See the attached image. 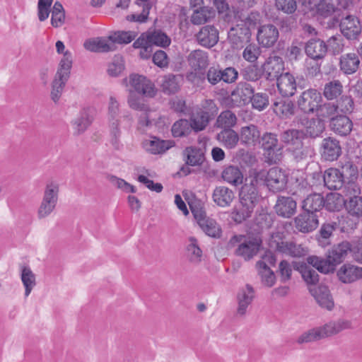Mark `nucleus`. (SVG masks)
<instances>
[{"label":"nucleus","instance_id":"obj_37","mask_svg":"<svg viewBox=\"0 0 362 362\" xmlns=\"http://www.w3.org/2000/svg\"><path fill=\"white\" fill-rule=\"evenodd\" d=\"M303 132L298 129H288L281 134L280 139L286 146L287 150L290 147L299 146L303 143Z\"/></svg>","mask_w":362,"mask_h":362},{"label":"nucleus","instance_id":"obj_28","mask_svg":"<svg viewBox=\"0 0 362 362\" xmlns=\"http://www.w3.org/2000/svg\"><path fill=\"white\" fill-rule=\"evenodd\" d=\"M350 251H351V245L348 241H343L332 248L329 252L327 259L329 262L333 264L334 269L337 264L343 261Z\"/></svg>","mask_w":362,"mask_h":362},{"label":"nucleus","instance_id":"obj_35","mask_svg":"<svg viewBox=\"0 0 362 362\" xmlns=\"http://www.w3.org/2000/svg\"><path fill=\"white\" fill-rule=\"evenodd\" d=\"M174 145V141L170 140H162L157 137H153L151 140L146 141L145 148L152 154H160L165 152Z\"/></svg>","mask_w":362,"mask_h":362},{"label":"nucleus","instance_id":"obj_5","mask_svg":"<svg viewBox=\"0 0 362 362\" xmlns=\"http://www.w3.org/2000/svg\"><path fill=\"white\" fill-rule=\"evenodd\" d=\"M107 120L108 127L122 124L124 129H130L134 122L132 114L128 110H121L119 102L113 96L110 97L107 107Z\"/></svg>","mask_w":362,"mask_h":362},{"label":"nucleus","instance_id":"obj_36","mask_svg":"<svg viewBox=\"0 0 362 362\" xmlns=\"http://www.w3.org/2000/svg\"><path fill=\"white\" fill-rule=\"evenodd\" d=\"M234 198L233 191L224 186L215 188L213 193V200L219 206L226 207L230 204Z\"/></svg>","mask_w":362,"mask_h":362},{"label":"nucleus","instance_id":"obj_3","mask_svg":"<svg viewBox=\"0 0 362 362\" xmlns=\"http://www.w3.org/2000/svg\"><path fill=\"white\" fill-rule=\"evenodd\" d=\"M251 180L256 186L259 182L266 184L270 191L279 192L284 190L287 183V176L285 173L278 167L270 168L268 171L260 170L255 173Z\"/></svg>","mask_w":362,"mask_h":362},{"label":"nucleus","instance_id":"obj_63","mask_svg":"<svg viewBox=\"0 0 362 362\" xmlns=\"http://www.w3.org/2000/svg\"><path fill=\"white\" fill-rule=\"evenodd\" d=\"M250 103H252V106L254 109L262 111L268 106L269 97L267 93H254Z\"/></svg>","mask_w":362,"mask_h":362},{"label":"nucleus","instance_id":"obj_46","mask_svg":"<svg viewBox=\"0 0 362 362\" xmlns=\"http://www.w3.org/2000/svg\"><path fill=\"white\" fill-rule=\"evenodd\" d=\"M184 154L187 156V164L192 166L200 165L204 160L202 150L196 146L187 147Z\"/></svg>","mask_w":362,"mask_h":362},{"label":"nucleus","instance_id":"obj_32","mask_svg":"<svg viewBox=\"0 0 362 362\" xmlns=\"http://www.w3.org/2000/svg\"><path fill=\"white\" fill-rule=\"evenodd\" d=\"M83 46L86 49L94 52H107L113 51L115 45L110 39L97 37L85 41Z\"/></svg>","mask_w":362,"mask_h":362},{"label":"nucleus","instance_id":"obj_59","mask_svg":"<svg viewBox=\"0 0 362 362\" xmlns=\"http://www.w3.org/2000/svg\"><path fill=\"white\" fill-rule=\"evenodd\" d=\"M192 129L189 122L181 119L173 124L171 131L174 137H182L188 135Z\"/></svg>","mask_w":362,"mask_h":362},{"label":"nucleus","instance_id":"obj_34","mask_svg":"<svg viewBox=\"0 0 362 362\" xmlns=\"http://www.w3.org/2000/svg\"><path fill=\"white\" fill-rule=\"evenodd\" d=\"M187 62L194 71L204 69L209 62L207 52L202 49L192 51L187 57Z\"/></svg>","mask_w":362,"mask_h":362},{"label":"nucleus","instance_id":"obj_27","mask_svg":"<svg viewBox=\"0 0 362 362\" xmlns=\"http://www.w3.org/2000/svg\"><path fill=\"white\" fill-rule=\"evenodd\" d=\"M318 305L327 310H332L334 307V302L329 289L326 286L320 285L311 291Z\"/></svg>","mask_w":362,"mask_h":362},{"label":"nucleus","instance_id":"obj_31","mask_svg":"<svg viewBox=\"0 0 362 362\" xmlns=\"http://www.w3.org/2000/svg\"><path fill=\"white\" fill-rule=\"evenodd\" d=\"M254 298L255 291L250 285L247 284L245 288L240 290L237 297L238 303L237 313L239 315L243 316L246 313L247 309L252 302Z\"/></svg>","mask_w":362,"mask_h":362},{"label":"nucleus","instance_id":"obj_58","mask_svg":"<svg viewBox=\"0 0 362 362\" xmlns=\"http://www.w3.org/2000/svg\"><path fill=\"white\" fill-rule=\"evenodd\" d=\"M214 11L207 7H201L194 10L192 16L191 22L194 25L204 24L211 18Z\"/></svg>","mask_w":362,"mask_h":362},{"label":"nucleus","instance_id":"obj_51","mask_svg":"<svg viewBox=\"0 0 362 362\" xmlns=\"http://www.w3.org/2000/svg\"><path fill=\"white\" fill-rule=\"evenodd\" d=\"M325 130V123L318 118L308 119L305 125V134L312 138L319 137Z\"/></svg>","mask_w":362,"mask_h":362},{"label":"nucleus","instance_id":"obj_2","mask_svg":"<svg viewBox=\"0 0 362 362\" xmlns=\"http://www.w3.org/2000/svg\"><path fill=\"white\" fill-rule=\"evenodd\" d=\"M351 326L350 322L339 320L331 321L322 327H315L303 332L298 338V343H308L320 339L327 337L349 329Z\"/></svg>","mask_w":362,"mask_h":362},{"label":"nucleus","instance_id":"obj_17","mask_svg":"<svg viewBox=\"0 0 362 362\" xmlns=\"http://www.w3.org/2000/svg\"><path fill=\"white\" fill-rule=\"evenodd\" d=\"M326 42L320 39H310L305 46L306 55L314 61L322 60L327 53Z\"/></svg>","mask_w":362,"mask_h":362},{"label":"nucleus","instance_id":"obj_6","mask_svg":"<svg viewBox=\"0 0 362 362\" xmlns=\"http://www.w3.org/2000/svg\"><path fill=\"white\" fill-rule=\"evenodd\" d=\"M323 99L320 92L315 88H308L303 91L297 99L298 109L305 115L314 114L320 103Z\"/></svg>","mask_w":362,"mask_h":362},{"label":"nucleus","instance_id":"obj_26","mask_svg":"<svg viewBox=\"0 0 362 362\" xmlns=\"http://www.w3.org/2000/svg\"><path fill=\"white\" fill-rule=\"evenodd\" d=\"M296 202L291 197H279L274 209L276 214L284 218H290L296 212Z\"/></svg>","mask_w":362,"mask_h":362},{"label":"nucleus","instance_id":"obj_23","mask_svg":"<svg viewBox=\"0 0 362 362\" xmlns=\"http://www.w3.org/2000/svg\"><path fill=\"white\" fill-rule=\"evenodd\" d=\"M277 88L283 97L293 96L296 90L297 85L295 77L290 73L286 72L276 79Z\"/></svg>","mask_w":362,"mask_h":362},{"label":"nucleus","instance_id":"obj_18","mask_svg":"<svg viewBox=\"0 0 362 362\" xmlns=\"http://www.w3.org/2000/svg\"><path fill=\"white\" fill-rule=\"evenodd\" d=\"M263 74L267 80L273 81L277 79L280 75L283 74L284 64L281 57H270L262 66Z\"/></svg>","mask_w":362,"mask_h":362},{"label":"nucleus","instance_id":"obj_33","mask_svg":"<svg viewBox=\"0 0 362 362\" xmlns=\"http://www.w3.org/2000/svg\"><path fill=\"white\" fill-rule=\"evenodd\" d=\"M272 108L275 114L281 119L291 118L296 112L294 103L289 100L281 99L275 101L273 103Z\"/></svg>","mask_w":362,"mask_h":362},{"label":"nucleus","instance_id":"obj_57","mask_svg":"<svg viewBox=\"0 0 362 362\" xmlns=\"http://www.w3.org/2000/svg\"><path fill=\"white\" fill-rule=\"evenodd\" d=\"M65 20V12L62 4L59 1L54 4L52 10L51 24L54 28L62 26Z\"/></svg>","mask_w":362,"mask_h":362},{"label":"nucleus","instance_id":"obj_44","mask_svg":"<svg viewBox=\"0 0 362 362\" xmlns=\"http://www.w3.org/2000/svg\"><path fill=\"white\" fill-rule=\"evenodd\" d=\"M260 136L258 127L254 124L243 127L240 131V140L246 144H254Z\"/></svg>","mask_w":362,"mask_h":362},{"label":"nucleus","instance_id":"obj_21","mask_svg":"<svg viewBox=\"0 0 362 362\" xmlns=\"http://www.w3.org/2000/svg\"><path fill=\"white\" fill-rule=\"evenodd\" d=\"M341 154L339 141L334 138H325L322 144V156L329 161L336 160Z\"/></svg>","mask_w":362,"mask_h":362},{"label":"nucleus","instance_id":"obj_7","mask_svg":"<svg viewBox=\"0 0 362 362\" xmlns=\"http://www.w3.org/2000/svg\"><path fill=\"white\" fill-rule=\"evenodd\" d=\"M262 147L267 162L277 163L283 158L282 147L279 144L277 136L273 133H265L262 136Z\"/></svg>","mask_w":362,"mask_h":362},{"label":"nucleus","instance_id":"obj_55","mask_svg":"<svg viewBox=\"0 0 362 362\" xmlns=\"http://www.w3.org/2000/svg\"><path fill=\"white\" fill-rule=\"evenodd\" d=\"M235 115L230 110L222 112L216 119V126L223 129H231L236 124Z\"/></svg>","mask_w":362,"mask_h":362},{"label":"nucleus","instance_id":"obj_39","mask_svg":"<svg viewBox=\"0 0 362 362\" xmlns=\"http://www.w3.org/2000/svg\"><path fill=\"white\" fill-rule=\"evenodd\" d=\"M93 118L86 110H81L71 124L74 135L83 134L92 123Z\"/></svg>","mask_w":362,"mask_h":362},{"label":"nucleus","instance_id":"obj_43","mask_svg":"<svg viewBox=\"0 0 362 362\" xmlns=\"http://www.w3.org/2000/svg\"><path fill=\"white\" fill-rule=\"evenodd\" d=\"M324 207L329 211H339L345 206L346 199L338 193H329L324 199Z\"/></svg>","mask_w":362,"mask_h":362},{"label":"nucleus","instance_id":"obj_1","mask_svg":"<svg viewBox=\"0 0 362 362\" xmlns=\"http://www.w3.org/2000/svg\"><path fill=\"white\" fill-rule=\"evenodd\" d=\"M258 199V190L253 180H250V184L245 183L240 189L239 202L233 209V220L236 223H242L251 217Z\"/></svg>","mask_w":362,"mask_h":362},{"label":"nucleus","instance_id":"obj_40","mask_svg":"<svg viewBox=\"0 0 362 362\" xmlns=\"http://www.w3.org/2000/svg\"><path fill=\"white\" fill-rule=\"evenodd\" d=\"M216 139L228 149L234 148L240 139L238 134L232 129H223L217 134Z\"/></svg>","mask_w":362,"mask_h":362},{"label":"nucleus","instance_id":"obj_64","mask_svg":"<svg viewBox=\"0 0 362 362\" xmlns=\"http://www.w3.org/2000/svg\"><path fill=\"white\" fill-rule=\"evenodd\" d=\"M335 107H337V110H339L343 113H351L354 109V100L351 96L343 95L337 100Z\"/></svg>","mask_w":362,"mask_h":362},{"label":"nucleus","instance_id":"obj_50","mask_svg":"<svg viewBox=\"0 0 362 362\" xmlns=\"http://www.w3.org/2000/svg\"><path fill=\"white\" fill-rule=\"evenodd\" d=\"M21 279L25 287V296L28 297L36 284L35 276L30 267H23Z\"/></svg>","mask_w":362,"mask_h":362},{"label":"nucleus","instance_id":"obj_62","mask_svg":"<svg viewBox=\"0 0 362 362\" xmlns=\"http://www.w3.org/2000/svg\"><path fill=\"white\" fill-rule=\"evenodd\" d=\"M135 38V35L131 31H118L113 35L109 36V39L112 42L113 45L128 44Z\"/></svg>","mask_w":362,"mask_h":362},{"label":"nucleus","instance_id":"obj_12","mask_svg":"<svg viewBox=\"0 0 362 362\" xmlns=\"http://www.w3.org/2000/svg\"><path fill=\"white\" fill-rule=\"evenodd\" d=\"M254 88L247 82H240L232 91L230 99L235 106H243L250 103L254 95Z\"/></svg>","mask_w":362,"mask_h":362},{"label":"nucleus","instance_id":"obj_9","mask_svg":"<svg viewBox=\"0 0 362 362\" xmlns=\"http://www.w3.org/2000/svg\"><path fill=\"white\" fill-rule=\"evenodd\" d=\"M129 85L134 93H137L145 98H153L157 93V89L153 82L146 76L132 74L129 75Z\"/></svg>","mask_w":362,"mask_h":362},{"label":"nucleus","instance_id":"obj_61","mask_svg":"<svg viewBox=\"0 0 362 362\" xmlns=\"http://www.w3.org/2000/svg\"><path fill=\"white\" fill-rule=\"evenodd\" d=\"M299 271L302 278L308 284L315 285L318 282V274L315 269L311 267L307 266L306 264H301L299 267Z\"/></svg>","mask_w":362,"mask_h":362},{"label":"nucleus","instance_id":"obj_53","mask_svg":"<svg viewBox=\"0 0 362 362\" xmlns=\"http://www.w3.org/2000/svg\"><path fill=\"white\" fill-rule=\"evenodd\" d=\"M343 90V86L338 80H334L325 85L323 95L328 100H332L339 96Z\"/></svg>","mask_w":362,"mask_h":362},{"label":"nucleus","instance_id":"obj_45","mask_svg":"<svg viewBox=\"0 0 362 362\" xmlns=\"http://www.w3.org/2000/svg\"><path fill=\"white\" fill-rule=\"evenodd\" d=\"M258 273L261 276L262 283L271 287L275 283V274L264 261H258L256 264Z\"/></svg>","mask_w":362,"mask_h":362},{"label":"nucleus","instance_id":"obj_11","mask_svg":"<svg viewBox=\"0 0 362 362\" xmlns=\"http://www.w3.org/2000/svg\"><path fill=\"white\" fill-rule=\"evenodd\" d=\"M269 245L270 247L274 248L276 251L293 257H301L306 255L308 252L306 247L293 241H276L272 238Z\"/></svg>","mask_w":362,"mask_h":362},{"label":"nucleus","instance_id":"obj_48","mask_svg":"<svg viewBox=\"0 0 362 362\" xmlns=\"http://www.w3.org/2000/svg\"><path fill=\"white\" fill-rule=\"evenodd\" d=\"M345 208L350 216L362 218V197L346 199Z\"/></svg>","mask_w":362,"mask_h":362},{"label":"nucleus","instance_id":"obj_60","mask_svg":"<svg viewBox=\"0 0 362 362\" xmlns=\"http://www.w3.org/2000/svg\"><path fill=\"white\" fill-rule=\"evenodd\" d=\"M326 46H327V52H329L333 55L339 54L344 50V39L339 35H333L327 40Z\"/></svg>","mask_w":362,"mask_h":362},{"label":"nucleus","instance_id":"obj_13","mask_svg":"<svg viewBox=\"0 0 362 362\" xmlns=\"http://www.w3.org/2000/svg\"><path fill=\"white\" fill-rule=\"evenodd\" d=\"M339 28L341 34L349 40H357L361 33V25L359 20L351 15H348L341 18Z\"/></svg>","mask_w":362,"mask_h":362},{"label":"nucleus","instance_id":"obj_24","mask_svg":"<svg viewBox=\"0 0 362 362\" xmlns=\"http://www.w3.org/2000/svg\"><path fill=\"white\" fill-rule=\"evenodd\" d=\"M218 31L213 25L203 26L197 35L198 42L206 47H212L218 41Z\"/></svg>","mask_w":362,"mask_h":362},{"label":"nucleus","instance_id":"obj_19","mask_svg":"<svg viewBox=\"0 0 362 362\" xmlns=\"http://www.w3.org/2000/svg\"><path fill=\"white\" fill-rule=\"evenodd\" d=\"M345 182L344 174L339 169L330 168L323 174V185L330 190L341 189Z\"/></svg>","mask_w":362,"mask_h":362},{"label":"nucleus","instance_id":"obj_47","mask_svg":"<svg viewBox=\"0 0 362 362\" xmlns=\"http://www.w3.org/2000/svg\"><path fill=\"white\" fill-rule=\"evenodd\" d=\"M151 45H156L162 48H166L171 43L170 37L160 30L148 31Z\"/></svg>","mask_w":362,"mask_h":362},{"label":"nucleus","instance_id":"obj_16","mask_svg":"<svg viewBox=\"0 0 362 362\" xmlns=\"http://www.w3.org/2000/svg\"><path fill=\"white\" fill-rule=\"evenodd\" d=\"M339 280L344 284H351L362 279V267L344 264L337 272Z\"/></svg>","mask_w":362,"mask_h":362},{"label":"nucleus","instance_id":"obj_49","mask_svg":"<svg viewBox=\"0 0 362 362\" xmlns=\"http://www.w3.org/2000/svg\"><path fill=\"white\" fill-rule=\"evenodd\" d=\"M202 230L209 236L218 238L221 235V228L216 221L209 217L199 223Z\"/></svg>","mask_w":362,"mask_h":362},{"label":"nucleus","instance_id":"obj_20","mask_svg":"<svg viewBox=\"0 0 362 362\" xmlns=\"http://www.w3.org/2000/svg\"><path fill=\"white\" fill-rule=\"evenodd\" d=\"M319 216L304 211L295 218L296 228L302 233L314 230L319 225Z\"/></svg>","mask_w":362,"mask_h":362},{"label":"nucleus","instance_id":"obj_30","mask_svg":"<svg viewBox=\"0 0 362 362\" xmlns=\"http://www.w3.org/2000/svg\"><path fill=\"white\" fill-rule=\"evenodd\" d=\"M325 205L324 197L320 193H313L307 196L303 201L302 208L304 211L319 216Z\"/></svg>","mask_w":362,"mask_h":362},{"label":"nucleus","instance_id":"obj_15","mask_svg":"<svg viewBox=\"0 0 362 362\" xmlns=\"http://www.w3.org/2000/svg\"><path fill=\"white\" fill-rule=\"evenodd\" d=\"M213 118L214 115L209 110L203 108H196L192 111L189 122L192 129L195 132H199L205 129Z\"/></svg>","mask_w":362,"mask_h":362},{"label":"nucleus","instance_id":"obj_52","mask_svg":"<svg viewBox=\"0 0 362 362\" xmlns=\"http://www.w3.org/2000/svg\"><path fill=\"white\" fill-rule=\"evenodd\" d=\"M307 262L321 273L328 274L334 271L333 264L329 262L328 259L320 258L317 256H310Z\"/></svg>","mask_w":362,"mask_h":362},{"label":"nucleus","instance_id":"obj_8","mask_svg":"<svg viewBox=\"0 0 362 362\" xmlns=\"http://www.w3.org/2000/svg\"><path fill=\"white\" fill-rule=\"evenodd\" d=\"M59 193V185L53 182L47 183L41 204L38 209V216L42 218L49 215L54 209Z\"/></svg>","mask_w":362,"mask_h":362},{"label":"nucleus","instance_id":"obj_54","mask_svg":"<svg viewBox=\"0 0 362 362\" xmlns=\"http://www.w3.org/2000/svg\"><path fill=\"white\" fill-rule=\"evenodd\" d=\"M189 243L187 247V257L192 263L197 264L201 262L202 250L198 245L197 240L194 237L189 239Z\"/></svg>","mask_w":362,"mask_h":362},{"label":"nucleus","instance_id":"obj_25","mask_svg":"<svg viewBox=\"0 0 362 362\" xmlns=\"http://www.w3.org/2000/svg\"><path fill=\"white\" fill-rule=\"evenodd\" d=\"M250 37V29L243 24L232 27L228 33V38L233 47H241Z\"/></svg>","mask_w":362,"mask_h":362},{"label":"nucleus","instance_id":"obj_22","mask_svg":"<svg viewBox=\"0 0 362 362\" xmlns=\"http://www.w3.org/2000/svg\"><path fill=\"white\" fill-rule=\"evenodd\" d=\"M330 129L336 134L341 136L349 135L353 129V122L346 115H337L332 117L329 122Z\"/></svg>","mask_w":362,"mask_h":362},{"label":"nucleus","instance_id":"obj_29","mask_svg":"<svg viewBox=\"0 0 362 362\" xmlns=\"http://www.w3.org/2000/svg\"><path fill=\"white\" fill-rule=\"evenodd\" d=\"M360 59L356 53H346L340 57V70L346 75L355 74L359 69Z\"/></svg>","mask_w":362,"mask_h":362},{"label":"nucleus","instance_id":"obj_41","mask_svg":"<svg viewBox=\"0 0 362 362\" xmlns=\"http://www.w3.org/2000/svg\"><path fill=\"white\" fill-rule=\"evenodd\" d=\"M222 178L224 181L237 186L243 182V176L238 166H226L222 172Z\"/></svg>","mask_w":362,"mask_h":362},{"label":"nucleus","instance_id":"obj_42","mask_svg":"<svg viewBox=\"0 0 362 362\" xmlns=\"http://www.w3.org/2000/svg\"><path fill=\"white\" fill-rule=\"evenodd\" d=\"M337 112V107H335V103L332 102L320 103L317 110L315 111L317 118L323 122L327 119H329L330 122L332 117H335L334 115Z\"/></svg>","mask_w":362,"mask_h":362},{"label":"nucleus","instance_id":"obj_56","mask_svg":"<svg viewBox=\"0 0 362 362\" xmlns=\"http://www.w3.org/2000/svg\"><path fill=\"white\" fill-rule=\"evenodd\" d=\"M129 91L127 104L131 109L140 112H151L148 104L144 103L143 100L136 95L132 90L130 89Z\"/></svg>","mask_w":362,"mask_h":362},{"label":"nucleus","instance_id":"obj_14","mask_svg":"<svg viewBox=\"0 0 362 362\" xmlns=\"http://www.w3.org/2000/svg\"><path fill=\"white\" fill-rule=\"evenodd\" d=\"M279 37V30L272 24L260 26L257 35L259 43L264 47H273L277 42Z\"/></svg>","mask_w":362,"mask_h":362},{"label":"nucleus","instance_id":"obj_4","mask_svg":"<svg viewBox=\"0 0 362 362\" xmlns=\"http://www.w3.org/2000/svg\"><path fill=\"white\" fill-rule=\"evenodd\" d=\"M72 63L71 53L69 52H65L64 57L60 60L59 67L52 83L51 98L54 103H57L59 100L64 87L70 76Z\"/></svg>","mask_w":362,"mask_h":362},{"label":"nucleus","instance_id":"obj_38","mask_svg":"<svg viewBox=\"0 0 362 362\" xmlns=\"http://www.w3.org/2000/svg\"><path fill=\"white\" fill-rule=\"evenodd\" d=\"M181 77L173 74L161 77L160 84L162 91L167 95L175 93L180 89Z\"/></svg>","mask_w":362,"mask_h":362},{"label":"nucleus","instance_id":"obj_10","mask_svg":"<svg viewBox=\"0 0 362 362\" xmlns=\"http://www.w3.org/2000/svg\"><path fill=\"white\" fill-rule=\"evenodd\" d=\"M262 243V238L259 235L248 236L240 243L235 250V254L245 261H249L257 255Z\"/></svg>","mask_w":362,"mask_h":362}]
</instances>
